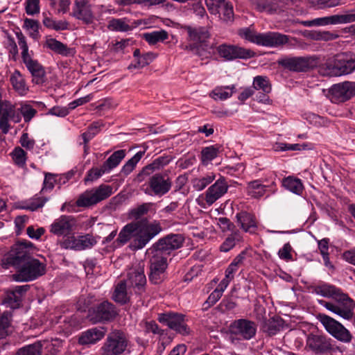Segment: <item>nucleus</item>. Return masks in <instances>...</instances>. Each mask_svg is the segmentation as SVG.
<instances>
[{
    "mask_svg": "<svg viewBox=\"0 0 355 355\" xmlns=\"http://www.w3.org/2000/svg\"><path fill=\"white\" fill-rule=\"evenodd\" d=\"M134 223L136 225V238L132 245L137 250L144 248L162 230L160 223L156 220H149L144 218Z\"/></svg>",
    "mask_w": 355,
    "mask_h": 355,
    "instance_id": "f257e3e1",
    "label": "nucleus"
},
{
    "mask_svg": "<svg viewBox=\"0 0 355 355\" xmlns=\"http://www.w3.org/2000/svg\"><path fill=\"white\" fill-rule=\"evenodd\" d=\"M334 300V302H326L323 300H320L318 303L343 319L349 321L352 320L354 313L355 302L347 293L343 291L338 296H335Z\"/></svg>",
    "mask_w": 355,
    "mask_h": 355,
    "instance_id": "f03ea898",
    "label": "nucleus"
},
{
    "mask_svg": "<svg viewBox=\"0 0 355 355\" xmlns=\"http://www.w3.org/2000/svg\"><path fill=\"white\" fill-rule=\"evenodd\" d=\"M16 273L12 275V279L17 282H27L36 279L42 276L46 272V265L38 259L31 258L21 263Z\"/></svg>",
    "mask_w": 355,
    "mask_h": 355,
    "instance_id": "7ed1b4c3",
    "label": "nucleus"
},
{
    "mask_svg": "<svg viewBox=\"0 0 355 355\" xmlns=\"http://www.w3.org/2000/svg\"><path fill=\"white\" fill-rule=\"evenodd\" d=\"M129 340L126 334L118 329L110 331L101 348L103 355H121L128 349Z\"/></svg>",
    "mask_w": 355,
    "mask_h": 355,
    "instance_id": "20e7f679",
    "label": "nucleus"
},
{
    "mask_svg": "<svg viewBox=\"0 0 355 355\" xmlns=\"http://www.w3.org/2000/svg\"><path fill=\"white\" fill-rule=\"evenodd\" d=\"M245 40L268 47H279L289 41V37L277 32L257 33L250 28H245Z\"/></svg>",
    "mask_w": 355,
    "mask_h": 355,
    "instance_id": "39448f33",
    "label": "nucleus"
},
{
    "mask_svg": "<svg viewBox=\"0 0 355 355\" xmlns=\"http://www.w3.org/2000/svg\"><path fill=\"white\" fill-rule=\"evenodd\" d=\"M32 247L33 244L28 241H19L13 245L10 252L2 260L3 268L6 269L10 266L17 268L31 259L30 250Z\"/></svg>",
    "mask_w": 355,
    "mask_h": 355,
    "instance_id": "423d86ee",
    "label": "nucleus"
},
{
    "mask_svg": "<svg viewBox=\"0 0 355 355\" xmlns=\"http://www.w3.org/2000/svg\"><path fill=\"white\" fill-rule=\"evenodd\" d=\"M317 318L324 329L335 339L345 344L352 342V334L340 322L324 313H319Z\"/></svg>",
    "mask_w": 355,
    "mask_h": 355,
    "instance_id": "0eeeda50",
    "label": "nucleus"
},
{
    "mask_svg": "<svg viewBox=\"0 0 355 355\" xmlns=\"http://www.w3.org/2000/svg\"><path fill=\"white\" fill-rule=\"evenodd\" d=\"M184 30L187 32L189 40L193 44L187 46L186 49L195 51L199 55H202L200 49L206 50L207 42L211 37L209 26L193 27L184 26Z\"/></svg>",
    "mask_w": 355,
    "mask_h": 355,
    "instance_id": "6e6552de",
    "label": "nucleus"
},
{
    "mask_svg": "<svg viewBox=\"0 0 355 355\" xmlns=\"http://www.w3.org/2000/svg\"><path fill=\"white\" fill-rule=\"evenodd\" d=\"M144 192L149 196L162 197L169 192L173 182L168 174L164 173H156L150 175Z\"/></svg>",
    "mask_w": 355,
    "mask_h": 355,
    "instance_id": "1a4fd4ad",
    "label": "nucleus"
},
{
    "mask_svg": "<svg viewBox=\"0 0 355 355\" xmlns=\"http://www.w3.org/2000/svg\"><path fill=\"white\" fill-rule=\"evenodd\" d=\"M112 194V187L107 184H101L96 188L86 190L81 193L76 204L79 207H88L109 198Z\"/></svg>",
    "mask_w": 355,
    "mask_h": 355,
    "instance_id": "9d476101",
    "label": "nucleus"
},
{
    "mask_svg": "<svg viewBox=\"0 0 355 355\" xmlns=\"http://www.w3.org/2000/svg\"><path fill=\"white\" fill-rule=\"evenodd\" d=\"M228 187L226 180L223 177L220 178L207 189L204 196L197 199L198 205L202 207L212 205L227 192Z\"/></svg>",
    "mask_w": 355,
    "mask_h": 355,
    "instance_id": "9b49d317",
    "label": "nucleus"
},
{
    "mask_svg": "<svg viewBox=\"0 0 355 355\" xmlns=\"http://www.w3.org/2000/svg\"><path fill=\"white\" fill-rule=\"evenodd\" d=\"M158 321L171 329L182 335H188L189 328L186 324L185 315L173 311H167L158 314Z\"/></svg>",
    "mask_w": 355,
    "mask_h": 355,
    "instance_id": "f8f14e48",
    "label": "nucleus"
},
{
    "mask_svg": "<svg viewBox=\"0 0 355 355\" xmlns=\"http://www.w3.org/2000/svg\"><path fill=\"white\" fill-rule=\"evenodd\" d=\"M355 96V82L345 81L333 85L329 89V98L334 103H341Z\"/></svg>",
    "mask_w": 355,
    "mask_h": 355,
    "instance_id": "ddd939ff",
    "label": "nucleus"
},
{
    "mask_svg": "<svg viewBox=\"0 0 355 355\" xmlns=\"http://www.w3.org/2000/svg\"><path fill=\"white\" fill-rule=\"evenodd\" d=\"M184 242V238L180 234H168L160 239L153 244L149 250L152 252H156L162 256L166 257L171 252L180 248Z\"/></svg>",
    "mask_w": 355,
    "mask_h": 355,
    "instance_id": "4468645a",
    "label": "nucleus"
},
{
    "mask_svg": "<svg viewBox=\"0 0 355 355\" xmlns=\"http://www.w3.org/2000/svg\"><path fill=\"white\" fill-rule=\"evenodd\" d=\"M329 70L328 75L336 76L352 73L355 71V55H336L333 64H329Z\"/></svg>",
    "mask_w": 355,
    "mask_h": 355,
    "instance_id": "2eb2a0df",
    "label": "nucleus"
},
{
    "mask_svg": "<svg viewBox=\"0 0 355 355\" xmlns=\"http://www.w3.org/2000/svg\"><path fill=\"white\" fill-rule=\"evenodd\" d=\"M116 306L108 301H103L89 311V317L94 323L110 321L117 315Z\"/></svg>",
    "mask_w": 355,
    "mask_h": 355,
    "instance_id": "dca6fc26",
    "label": "nucleus"
},
{
    "mask_svg": "<svg viewBox=\"0 0 355 355\" xmlns=\"http://www.w3.org/2000/svg\"><path fill=\"white\" fill-rule=\"evenodd\" d=\"M77 227V221L72 216L62 215L50 225L49 231L54 235L65 238L73 234Z\"/></svg>",
    "mask_w": 355,
    "mask_h": 355,
    "instance_id": "f3484780",
    "label": "nucleus"
},
{
    "mask_svg": "<svg viewBox=\"0 0 355 355\" xmlns=\"http://www.w3.org/2000/svg\"><path fill=\"white\" fill-rule=\"evenodd\" d=\"M127 278L123 281L128 287L135 288L137 293H141L146 284V278L144 274V266L139 263L133 265L127 271Z\"/></svg>",
    "mask_w": 355,
    "mask_h": 355,
    "instance_id": "a211bd4d",
    "label": "nucleus"
},
{
    "mask_svg": "<svg viewBox=\"0 0 355 355\" xmlns=\"http://www.w3.org/2000/svg\"><path fill=\"white\" fill-rule=\"evenodd\" d=\"M153 253L150 259L149 280L154 284H158L165 278V271L168 266L167 257Z\"/></svg>",
    "mask_w": 355,
    "mask_h": 355,
    "instance_id": "6ab92c4d",
    "label": "nucleus"
},
{
    "mask_svg": "<svg viewBox=\"0 0 355 355\" xmlns=\"http://www.w3.org/2000/svg\"><path fill=\"white\" fill-rule=\"evenodd\" d=\"M279 64L285 69L293 71H306L314 67L315 59L313 58H284L279 61Z\"/></svg>",
    "mask_w": 355,
    "mask_h": 355,
    "instance_id": "aec40b11",
    "label": "nucleus"
},
{
    "mask_svg": "<svg viewBox=\"0 0 355 355\" xmlns=\"http://www.w3.org/2000/svg\"><path fill=\"white\" fill-rule=\"evenodd\" d=\"M71 15L85 24H91L95 19L89 0H74Z\"/></svg>",
    "mask_w": 355,
    "mask_h": 355,
    "instance_id": "412c9836",
    "label": "nucleus"
},
{
    "mask_svg": "<svg viewBox=\"0 0 355 355\" xmlns=\"http://www.w3.org/2000/svg\"><path fill=\"white\" fill-rule=\"evenodd\" d=\"M173 160L170 155H162L155 159L150 164L145 166L135 178V182L140 183L152 175L155 171H159L167 166Z\"/></svg>",
    "mask_w": 355,
    "mask_h": 355,
    "instance_id": "4be33fe9",
    "label": "nucleus"
},
{
    "mask_svg": "<svg viewBox=\"0 0 355 355\" xmlns=\"http://www.w3.org/2000/svg\"><path fill=\"white\" fill-rule=\"evenodd\" d=\"M331 338L325 336L310 334L306 340L307 346L315 354H325L331 351Z\"/></svg>",
    "mask_w": 355,
    "mask_h": 355,
    "instance_id": "5701e85b",
    "label": "nucleus"
},
{
    "mask_svg": "<svg viewBox=\"0 0 355 355\" xmlns=\"http://www.w3.org/2000/svg\"><path fill=\"white\" fill-rule=\"evenodd\" d=\"M355 21V10L345 15H334L314 19L315 26L340 24Z\"/></svg>",
    "mask_w": 355,
    "mask_h": 355,
    "instance_id": "b1692460",
    "label": "nucleus"
},
{
    "mask_svg": "<svg viewBox=\"0 0 355 355\" xmlns=\"http://www.w3.org/2000/svg\"><path fill=\"white\" fill-rule=\"evenodd\" d=\"M216 1L212 6L214 10H211V7L207 8L209 12L212 15H219V17L223 21L231 20L234 15L232 5L225 0H217Z\"/></svg>",
    "mask_w": 355,
    "mask_h": 355,
    "instance_id": "393cba45",
    "label": "nucleus"
},
{
    "mask_svg": "<svg viewBox=\"0 0 355 355\" xmlns=\"http://www.w3.org/2000/svg\"><path fill=\"white\" fill-rule=\"evenodd\" d=\"M105 335L104 328H92L82 333L78 338V343L83 345H93L101 340Z\"/></svg>",
    "mask_w": 355,
    "mask_h": 355,
    "instance_id": "a878e982",
    "label": "nucleus"
},
{
    "mask_svg": "<svg viewBox=\"0 0 355 355\" xmlns=\"http://www.w3.org/2000/svg\"><path fill=\"white\" fill-rule=\"evenodd\" d=\"M217 51L220 57L227 60L244 58V51L235 46L222 44L217 48Z\"/></svg>",
    "mask_w": 355,
    "mask_h": 355,
    "instance_id": "bb28decb",
    "label": "nucleus"
},
{
    "mask_svg": "<svg viewBox=\"0 0 355 355\" xmlns=\"http://www.w3.org/2000/svg\"><path fill=\"white\" fill-rule=\"evenodd\" d=\"M221 151L220 145H211L202 148L200 153V161L202 165L207 166L216 159Z\"/></svg>",
    "mask_w": 355,
    "mask_h": 355,
    "instance_id": "cd10ccee",
    "label": "nucleus"
},
{
    "mask_svg": "<svg viewBox=\"0 0 355 355\" xmlns=\"http://www.w3.org/2000/svg\"><path fill=\"white\" fill-rule=\"evenodd\" d=\"M156 211V205L154 202H144L142 203L137 207L132 209L130 211L129 216L130 218L139 220V219L141 218L145 215L148 214V213H155Z\"/></svg>",
    "mask_w": 355,
    "mask_h": 355,
    "instance_id": "c85d7f7f",
    "label": "nucleus"
},
{
    "mask_svg": "<svg viewBox=\"0 0 355 355\" xmlns=\"http://www.w3.org/2000/svg\"><path fill=\"white\" fill-rule=\"evenodd\" d=\"M343 291L334 285L323 283L313 287V293L324 297L335 299Z\"/></svg>",
    "mask_w": 355,
    "mask_h": 355,
    "instance_id": "c756f323",
    "label": "nucleus"
},
{
    "mask_svg": "<svg viewBox=\"0 0 355 355\" xmlns=\"http://www.w3.org/2000/svg\"><path fill=\"white\" fill-rule=\"evenodd\" d=\"M10 82L13 89L21 96L25 95L28 87L26 85L25 80L19 71L15 69L10 76Z\"/></svg>",
    "mask_w": 355,
    "mask_h": 355,
    "instance_id": "7c9ffc66",
    "label": "nucleus"
},
{
    "mask_svg": "<svg viewBox=\"0 0 355 355\" xmlns=\"http://www.w3.org/2000/svg\"><path fill=\"white\" fill-rule=\"evenodd\" d=\"M230 339L234 344H237L244 339V319L234 322L230 326Z\"/></svg>",
    "mask_w": 355,
    "mask_h": 355,
    "instance_id": "2f4dec72",
    "label": "nucleus"
},
{
    "mask_svg": "<svg viewBox=\"0 0 355 355\" xmlns=\"http://www.w3.org/2000/svg\"><path fill=\"white\" fill-rule=\"evenodd\" d=\"M244 264V250L232 261L225 271V284L224 287H227L229 282L234 277V274L239 268Z\"/></svg>",
    "mask_w": 355,
    "mask_h": 355,
    "instance_id": "473e14b6",
    "label": "nucleus"
},
{
    "mask_svg": "<svg viewBox=\"0 0 355 355\" xmlns=\"http://www.w3.org/2000/svg\"><path fill=\"white\" fill-rule=\"evenodd\" d=\"M44 46L62 55L66 56L69 53V48L66 44L51 37V36L46 37Z\"/></svg>",
    "mask_w": 355,
    "mask_h": 355,
    "instance_id": "72a5a7b5",
    "label": "nucleus"
},
{
    "mask_svg": "<svg viewBox=\"0 0 355 355\" xmlns=\"http://www.w3.org/2000/svg\"><path fill=\"white\" fill-rule=\"evenodd\" d=\"M282 185L286 189L297 195H300L304 189L301 180L293 176L284 178Z\"/></svg>",
    "mask_w": 355,
    "mask_h": 355,
    "instance_id": "f704fd0d",
    "label": "nucleus"
},
{
    "mask_svg": "<svg viewBox=\"0 0 355 355\" xmlns=\"http://www.w3.org/2000/svg\"><path fill=\"white\" fill-rule=\"evenodd\" d=\"M125 156V150H118L114 152L103 164V166L107 173L116 168Z\"/></svg>",
    "mask_w": 355,
    "mask_h": 355,
    "instance_id": "c9c22d12",
    "label": "nucleus"
},
{
    "mask_svg": "<svg viewBox=\"0 0 355 355\" xmlns=\"http://www.w3.org/2000/svg\"><path fill=\"white\" fill-rule=\"evenodd\" d=\"M132 237L136 238V225L134 222L127 224L122 228L116 241L122 245L126 243Z\"/></svg>",
    "mask_w": 355,
    "mask_h": 355,
    "instance_id": "e433bc0d",
    "label": "nucleus"
},
{
    "mask_svg": "<svg viewBox=\"0 0 355 355\" xmlns=\"http://www.w3.org/2000/svg\"><path fill=\"white\" fill-rule=\"evenodd\" d=\"M33 77L37 79V83L42 80L45 75L43 67L38 62L37 60L33 58L24 63Z\"/></svg>",
    "mask_w": 355,
    "mask_h": 355,
    "instance_id": "4c0bfd02",
    "label": "nucleus"
},
{
    "mask_svg": "<svg viewBox=\"0 0 355 355\" xmlns=\"http://www.w3.org/2000/svg\"><path fill=\"white\" fill-rule=\"evenodd\" d=\"M243 239L242 233L236 230H233L232 234L221 244L220 249L223 252H228L234 248L237 243L241 241Z\"/></svg>",
    "mask_w": 355,
    "mask_h": 355,
    "instance_id": "58836bf2",
    "label": "nucleus"
},
{
    "mask_svg": "<svg viewBox=\"0 0 355 355\" xmlns=\"http://www.w3.org/2000/svg\"><path fill=\"white\" fill-rule=\"evenodd\" d=\"M48 200L49 198L46 197H41L36 195L28 200L24 202L21 209L34 211L44 207Z\"/></svg>",
    "mask_w": 355,
    "mask_h": 355,
    "instance_id": "ea45409f",
    "label": "nucleus"
},
{
    "mask_svg": "<svg viewBox=\"0 0 355 355\" xmlns=\"http://www.w3.org/2000/svg\"><path fill=\"white\" fill-rule=\"evenodd\" d=\"M267 186L262 184L259 180L250 182L247 187V193L252 198H259L262 197L266 191Z\"/></svg>",
    "mask_w": 355,
    "mask_h": 355,
    "instance_id": "a19ab883",
    "label": "nucleus"
},
{
    "mask_svg": "<svg viewBox=\"0 0 355 355\" xmlns=\"http://www.w3.org/2000/svg\"><path fill=\"white\" fill-rule=\"evenodd\" d=\"M43 16L42 23L44 26L48 28L56 31H65L69 28V23L66 20L56 21L46 16L44 13H43Z\"/></svg>",
    "mask_w": 355,
    "mask_h": 355,
    "instance_id": "79ce46f5",
    "label": "nucleus"
},
{
    "mask_svg": "<svg viewBox=\"0 0 355 355\" xmlns=\"http://www.w3.org/2000/svg\"><path fill=\"white\" fill-rule=\"evenodd\" d=\"M143 38L149 44H155L164 42L168 38V34L165 30L155 31L143 35Z\"/></svg>",
    "mask_w": 355,
    "mask_h": 355,
    "instance_id": "37998d69",
    "label": "nucleus"
},
{
    "mask_svg": "<svg viewBox=\"0 0 355 355\" xmlns=\"http://www.w3.org/2000/svg\"><path fill=\"white\" fill-rule=\"evenodd\" d=\"M127 287H128V286L126 284L125 282H123V281L119 282L116 286L113 294V299L115 302L122 304H125L128 302L129 297L127 293Z\"/></svg>",
    "mask_w": 355,
    "mask_h": 355,
    "instance_id": "c03bdc74",
    "label": "nucleus"
},
{
    "mask_svg": "<svg viewBox=\"0 0 355 355\" xmlns=\"http://www.w3.org/2000/svg\"><path fill=\"white\" fill-rule=\"evenodd\" d=\"M225 279H223L220 284L218 286V287L212 291V293L209 295L207 300L203 304V309H207L210 306L215 304L219 299L223 295V292L224 291L226 287H224L225 283Z\"/></svg>",
    "mask_w": 355,
    "mask_h": 355,
    "instance_id": "a18cd8bd",
    "label": "nucleus"
},
{
    "mask_svg": "<svg viewBox=\"0 0 355 355\" xmlns=\"http://www.w3.org/2000/svg\"><path fill=\"white\" fill-rule=\"evenodd\" d=\"M234 89V86L216 87L211 92L210 96L214 100L224 101L232 96Z\"/></svg>",
    "mask_w": 355,
    "mask_h": 355,
    "instance_id": "49530a36",
    "label": "nucleus"
},
{
    "mask_svg": "<svg viewBox=\"0 0 355 355\" xmlns=\"http://www.w3.org/2000/svg\"><path fill=\"white\" fill-rule=\"evenodd\" d=\"M215 178L216 175L214 173H208L204 176L195 178L192 182L193 187L195 190L200 191L211 184Z\"/></svg>",
    "mask_w": 355,
    "mask_h": 355,
    "instance_id": "de8ad7c7",
    "label": "nucleus"
},
{
    "mask_svg": "<svg viewBox=\"0 0 355 355\" xmlns=\"http://www.w3.org/2000/svg\"><path fill=\"white\" fill-rule=\"evenodd\" d=\"M253 8L259 12H266L270 14L275 13L277 6L272 4V1L267 0H250Z\"/></svg>",
    "mask_w": 355,
    "mask_h": 355,
    "instance_id": "09e8293b",
    "label": "nucleus"
},
{
    "mask_svg": "<svg viewBox=\"0 0 355 355\" xmlns=\"http://www.w3.org/2000/svg\"><path fill=\"white\" fill-rule=\"evenodd\" d=\"M144 151H139L131 159L127 161L123 166L121 173L124 175H129L135 169L137 163L144 156Z\"/></svg>",
    "mask_w": 355,
    "mask_h": 355,
    "instance_id": "8fccbe9b",
    "label": "nucleus"
},
{
    "mask_svg": "<svg viewBox=\"0 0 355 355\" xmlns=\"http://www.w3.org/2000/svg\"><path fill=\"white\" fill-rule=\"evenodd\" d=\"M253 87L257 90L269 94L272 90L271 84L266 76H257L254 78Z\"/></svg>",
    "mask_w": 355,
    "mask_h": 355,
    "instance_id": "3c124183",
    "label": "nucleus"
},
{
    "mask_svg": "<svg viewBox=\"0 0 355 355\" xmlns=\"http://www.w3.org/2000/svg\"><path fill=\"white\" fill-rule=\"evenodd\" d=\"M10 156L14 163L19 167L23 168L26 166V153L21 147H15L10 153Z\"/></svg>",
    "mask_w": 355,
    "mask_h": 355,
    "instance_id": "603ef678",
    "label": "nucleus"
},
{
    "mask_svg": "<svg viewBox=\"0 0 355 355\" xmlns=\"http://www.w3.org/2000/svg\"><path fill=\"white\" fill-rule=\"evenodd\" d=\"M108 28L114 31L127 32L131 30V26L125 19H112L109 22Z\"/></svg>",
    "mask_w": 355,
    "mask_h": 355,
    "instance_id": "864d4df0",
    "label": "nucleus"
},
{
    "mask_svg": "<svg viewBox=\"0 0 355 355\" xmlns=\"http://www.w3.org/2000/svg\"><path fill=\"white\" fill-rule=\"evenodd\" d=\"M156 58L155 53L152 52H148L143 53L137 60L135 64H131L129 66V69L130 68H143L148 64H150Z\"/></svg>",
    "mask_w": 355,
    "mask_h": 355,
    "instance_id": "5fc2aeb1",
    "label": "nucleus"
},
{
    "mask_svg": "<svg viewBox=\"0 0 355 355\" xmlns=\"http://www.w3.org/2000/svg\"><path fill=\"white\" fill-rule=\"evenodd\" d=\"M23 27L29 31V35L32 38L37 40L40 37L38 21L33 19H25Z\"/></svg>",
    "mask_w": 355,
    "mask_h": 355,
    "instance_id": "6e6d98bb",
    "label": "nucleus"
},
{
    "mask_svg": "<svg viewBox=\"0 0 355 355\" xmlns=\"http://www.w3.org/2000/svg\"><path fill=\"white\" fill-rule=\"evenodd\" d=\"M15 355H41V345L34 343L19 349Z\"/></svg>",
    "mask_w": 355,
    "mask_h": 355,
    "instance_id": "4d7b16f0",
    "label": "nucleus"
},
{
    "mask_svg": "<svg viewBox=\"0 0 355 355\" xmlns=\"http://www.w3.org/2000/svg\"><path fill=\"white\" fill-rule=\"evenodd\" d=\"M79 236L73 234L67 236L61 243V246L65 249L79 250Z\"/></svg>",
    "mask_w": 355,
    "mask_h": 355,
    "instance_id": "13d9d810",
    "label": "nucleus"
},
{
    "mask_svg": "<svg viewBox=\"0 0 355 355\" xmlns=\"http://www.w3.org/2000/svg\"><path fill=\"white\" fill-rule=\"evenodd\" d=\"M25 122H29L37 114V110L29 104H22L18 109Z\"/></svg>",
    "mask_w": 355,
    "mask_h": 355,
    "instance_id": "bf43d9fd",
    "label": "nucleus"
},
{
    "mask_svg": "<svg viewBox=\"0 0 355 355\" xmlns=\"http://www.w3.org/2000/svg\"><path fill=\"white\" fill-rule=\"evenodd\" d=\"M79 250L90 248L96 243V239L90 234L79 236Z\"/></svg>",
    "mask_w": 355,
    "mask_h": 355,
    "instance_id": "052dcab7",
    "label": "nucleus"
},
{
    "mask_svg": "<svg viewBox=\"0 0 355 355\" xmlns=\"http://www.w3.org/2000/svg\"><path fill=\"white\" fill-rule=\"evenodd\" d=\"M283 327V320L282 319H272L267 324V332L269 335H275Z\"/></svg>",
    "mask_w": 355,
    "mask_h": 355,
    "instance_id": "680f3d73",
    "label": "nucleus"
},
{
    "mask_svg": "<svg viewBox=\"0 0 355 355\" xmlns=\"http://www.w3.org/2000/svg\"><path fill=\"white\" fill-rule=\"evenodd\" d=\"M6 110H4V112L6 115L8 117L9 119L12 120L15 123L20 122L21 119L20 112H16L15 106L10 102V103H6Z\"/></svg>",
    "mask_w": 355,
    "mask_h": 355,
    "instance_id": "e2e57ef3",
    "label": "nucleus"
},
{
    "mask_svg": "<svg viewBox=\"0 0 355 355\" xmlns=\"http://www.w3.org/2000/svg\"><path fill=\"white\" fill-rule=\"evenodd\" d=\"M10 322L8 315L3 314L0 317V340L6 338L8 335Z\"/></svg>",
    "mask_w": 355,
    "mask_h": 355,
    "instance_id": "0e129e2a",
    "label": "nucleus"
},
{
    "mask_svg": "<svg viewBox=\"0 0 355 355\" xmlns=\"http://www.w3.org/2000/svg\"><path fill=\"white\" fill-rule=\"evenodd\" d=\"M26 12L28 15H34L40 12V0H26Z\"/></svg>",
    "mask_w": 355,
    "mask_h": 355,
    "instance_id": "69168bd1",
    "label": "nucleus"
},
{
    "mask_svg": "<svg viewBox=\"0 0 355 355\" xmlns=\"http://www.w3.org/2000/svg\"><path fill=\"white\" fill-rule=\"evenodd\" d=\"M107 173L103 165L100 168H92L88 171L85 181H94L101 177L103 174Z\"/></svg>",
    "mask_w": 355,
    "mask_h": 355,
    "instance_id": "338daca9",
    "label": "nucleus"
},
{
    "mask_svg": "<svg viewBox=\"0 0 355 355\" xmlns=\"http://www.w3.org/2000/svg\"><path fill=\"white\" fill-rule=\"evenodd\" d=\"M19 143L23 148L31 150L34 148L35 141L30 138L27 132H23L19 139Z\"/></svg>",
    "mask_w": 355,
    "mask_h": 355,
    "instance_id": "774afa93",
    "label": "nucleus"
}]
</instances>
